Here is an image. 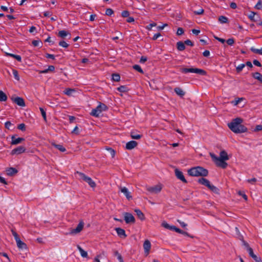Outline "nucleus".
<instances>
[{"label":"nucleus","mask_w":262,"mask_h":262,"mask_svg":"<svg viewBox=\"0 0 262 262\" xmlns=\"http://www.w3.org/2000/svg\"><path fill=\"white\" fill-rule=\"evenodd\" d=\"M209 155L217 167L223 169H225L227 167L228 164L226 161L228 160L229 158L225 150H222L220 153L219 157H217L212 152H210Z\"/></svg>","instance_id":"f257e3e1"},{"label":"nucleus","mask_w":262,"mask_h":262,"mask_svg":"<svg viewBox=\"0 0 262 262\" xmlns=\"http://www.w3.org/2000/svg\"><path fill=\"white\" fill-rule=\"evenodd\" d=\"M243 119L241 118L233 119L230 123L228 124V127L231 131L236 134L245 133L247 131V128L242 124Z\"/></svg>","instance_id":"f03ea898"},{"label":"nucleus","mask_w":262,"mask_h":262,"mask_svg":"<svg viewBox=\"0 0 262 262\" xmlns=\"http://www.w3.org/2000/svg\"><path fill=\"white\" fill-rule=\"evenodd\" d=\"M188 173L192 177H206L208 174V171L203 167L196 166L189 169Z\"/></svg>","instance_id":"7ed1b4c3"},{"label":"nucleus","mask_w":262,"mask_h":262,"mask_svg":"<svg viewBox=\"0 0 262 262\" xmlns=\"http://www.w3.org/2000/svg\"><path fill=\"white\" fill-rule=\"evenodd\" d=\"M107 109L108 107L105 104L100 102L99 104L96 108L92 110L90 114L92 116L98 117L103 111H105Z\"/></svg>","instance_id":"20e7f679"},{"label":"nucleus","mask_w":262,"mask_h":262,"mask_svg":"<svg viewBox=\"0 0 262 262\" xmlns=\"http://www.w3.org/2000/svg\"><path fill=\"white\" fill-rule=\"evenodd\" d=\"M75 173H77L79 176V179L85 182H86L91 187L95 188L96 186L95 182L89 177L86 176L84 173L76 171Z\"/></svg>","instance_id":"39448f33"},{"label":"nucleus","mask_w":262,"mask_h":262,"mask_svg":"<svg viewBox=\"0 0 262 262\" xmlns=\"http://www.w3.org/2000/svg\"><path fill=\"white\" fill-rule=\"evenodd\" d=\"M180 71L182 73H194L201 75H206L207 74L205 70L198 68H181Z\"/></svg>","instance_id":"423d86ee"},{"label":"nucleus","mask_w":262,"mask_h":262,"mask_svg":"<svg viewBox=\"0 0 262 262\" xmlns=\"http://www.w3.org/2000/svg\"><path fill=\"white\" fill-rule=\"evenodd\" d=\"M123 215L124 220L126 224H134L135 223V218L132 213L124 212Z\"/></svg>","instance_id":"0eeeda50"},{"label":"nucleus","mask_w":262,"mask_h":262,"mask_svg":"<svg viewBox=\"0 0 262 262\" xmlns=\"http://www.w3.org/2000/svg\"><path fill=\"white\" fill-rule=\"evenodd\" d=\"M84 223L82 221H80L77 227L73 229L70 232V234H76L80 232L83 228Z\"/></svg>","instance_id":"6e6552de"},{"label":"nucleus","mask_w":262,"mask_h":262,"mask_svg":"<svg viewBox=\"0 0 262 262\" xmlns=\"http://www.w3.org/2000/svg\"><path fill=\"white\" fill-rule=\"evenodd\" d=\"M11 100L14 103L17 104L18 105H19L20 106L24 107L25 106V102L24 99L21 97H12L11 98Z\"/></svg>","instance_id":"1a4fd4ad"},{"label":"nucleus","mask_w":262,"mask_h":262,"mask_svg":"<svg viewBox=\"0 0 262 262\" xmlns=\"http://www.w3.org/2000/svg\"><path fill=\"white\" fill-rule=\"evenodd\" d=\"M162 187L161 184H158L153 187L147 188V191L151 193H158L162 190Z\"/></svg>","instance_id":"9d476101"},{"label":"nucleus","mask_w":262,"mask_h":262,"mask_svg":"<svg viewBox=\"0 0 262 262\" xmlns=\"http://www.w3.org/2000/svg\"><path fill=\"white\" fill-rule=\"evenodd\" d=\"M175 175L177 178L182 181L183 183H186L187 182V180L185 179L183 172L179 170L178 169L176 168L174 170Z\"/></svg>","instance_id":"9b49d317"},{"label":"nucleus","mask_w":262,"mask_h":262,"mask_svg":"<svg viewBox=\"0 0 262 262\" xmlns=\"http://www.w3.org/2000/svg\"><path fill=\"white\" fill-rule=\"evenodd\" d=\"M143 248L146 255H148L151 248V243L149 240L146 239L144 241L143 243Z\"/></svg>","instance_id":"f8f14e48"},{"label":"nucleus","mask_w":262,"mask_h":262,"mask_svg":"<svg viewBox=\"0 0 262 262\" xmlns=\"http://www.w3.org/2000/svg\"><path fill=\"white\" fill-rule=\"evenodd\" d=\"M26 151V148L24 146H20L11 151V155H19L24 152Z\"/></svg>","instance_id":"ddd939ff"},{"label":"nucleus","mask_w":262,"mask_h":262,"mask_svg":"<svg viewBox=\"0 0 262 262\" xmlns=\"http://www.w3.org/2000/svg\"><path fill=\"white\" fill-rule=\"evenodd\" d=\"M16 135L12 136L11 142V145H17L25 140V139L23 138L18 137L16 138Z\"/></svg>","instance_id":"4468645a"},{"label":"nucleus","mask_w":262,"mask_h":262,"mask_svg":"<svg viewBox=\"0 0 262 262\" xmlns=\"http://www.w3.org/2000/svg\"><path fill=\"white\" fill-rule=\"evenodd\" d=\"M120 190L122 193H123L126 196L128 200H130L132 199V196L130 195V192L128 191V189L125 187H120Z\"/></svg>","instance_id":"2eb2a0df"},{"label":"nucleus","mask_w":262,"mask_h":262,"mask_svg":"<svg viewBox=\"0 0 262 262\" xmlns=\"http://www.w3.org/2000/svg\"><path fill=\"white\" fill-rule=\"evenodd\" d=\"M138 145V143L134 140L128 142L126 144L125 148L128 150H132L136 147Z\"/></svg>","instance_id":"dca6fc26"},{"label":"nucleus","mask_w":262,"mask_h":262,"mask_svg":"<svg viewBox=\"0 0 262 262\" xmlns=\"http://www.w3.org/2000/svg\"><path fill=\"white\" fill-rule=\"evenodd\" d=\"M115 230L120 237L125 238L127 236L125 231L123 229L118 227L115 228Z\"/></svg>","instance_id":"f3484780"},{"label":"nucleus","mask_w":262,"mask_h":262,"mask_svg":"<svg viewBox=\"0 0 262 262\" xmlns=\"http://www.w3.org/2000/svg\"><path fill=\"white\" fill-rule=\"evenodd\" d=\"M198 183L203 185H204L206 187H207L208 188L209 187V186H210V181L205 179V178H201L200 179H199L198 181Z\"/></svg>","instance_id":"a211bd4d"},{"label":"nucleus","mask_w":262,"mask_h":262,"mask_svg":"<svg viewBox=\"0 0 262 262\" xmlns=\"http://www.w3.org/2000/svg\"><path fill=\"white\" fill-rule=\"evenodd\" d=\"M17 244V246L18 248L21 249H26L27 248V245L23 242H22L20 238L17 239L15 241Z\"/></svg>","instance_id":"6ab92c4d"},{"label":"nucleus","mask_w":262,"mask_h":262,"mask_svg":"<svg viewBox=\"0 0 262 262\" xmlns=\"http://www.w3.org/2000/svg\"><path fill=\"white\" fill-rule=\"evenodd\" d=\"M174 92L181 97H183L185 94V92L180 88L176 87L174 89Z\"/></svg>","instance_id":"aec40b11"},{"label":"nucleus","mask_w":262,"mask_h":262,"mask_svg":"<svg viewBox=\"0 0 262 262\" xmlns=\"http://www.w3.org/2000/svg\"><path fill=\"white\" fill-rule=\"evenodd\" d=\"M177 48L180 51H184L186 48L184 42H183L182 41H179L177 42Z\"/></svg>","instance_id":"412c9836"},{"label":"nucleus","mask_w":262,"mask_h":262,"mask_svg":"<svg viewBox=\"0 0 262 262\" xmlns=\"http://www.w3.org/2000/svg\"><path fill=\"white\" fill-rule=\"evenodd\" d=\"M68 35H69L70 38L71 37L70 33L65 30L59 31L58 34V36L62 38H64Z\"/></svg>","instance_id":"4be33fe9"},{"label":"nucleus","mask_w":262,"mask_h":262,"mask_svg":"<svg viewBox=\"0 0 262 262\" xmlns=\"http://www.w3.org/2000/svg\"><path fill=\"white\" fill-rule=\"evenodd\" d=\"M135 212L136 213V214L138 217L141 221H144L145 219L144 214L142 213V212L140 209H135Z\"/></svg>","instance_id":"5701e85b"},{"label":"nucleus","mask_w":262,"mask_h":262,"mask_svg":"<svg viewBox=\"0 0 262 262\" xmlns=\"http://www.w3.org/2000/svg\"><path fill=\"white\" fill-rule=\"evenodd\" d=\"M6 171L7 174L10 176H13V174L16 173L18 172L17 170L15 168L13 167H10L8 168L6 170Z\"/></svg>","instance_id":"b1692460"},{"label":"nucleus","mask_w":262,"mask_h":262,"mask_svg":"<svg viewBox=\"0 0 262 262\" xmlns=\"http://www.w3.org/2000/svg\"><path fill=\"white\" fill-rule=\"evenodd\" d=\"M52 145L61 152H64L66 151V149L61 144H57L55 143H52Z\"/></svg>","instance_id":"393cba45"},{"label":"nucleus","mask_w":262,"mask_h":262,"mask_svg":"<svg viewBox=\"0 0 262 262\" xmlns=\"http://www.w3.org/2000/svg\"><path fill=\"white\" fill-rule=\"evenodd\" d=\"M253 77L262 83V74L259 72H255L252 74Z\"/></svg>","instance_id":"a878e982"},{"label":"nucleus","mask_w":262,"mask_h":262,"mask_svg":"<svg viewBox=\"0 0 262 262\" xmlns=\"http://www.w3.org/2000/svg\"><path fill=\"white\" fill-rule=\"evenodd\" d=\"M77 249L79 250L80 254L82 257H87L88 255L86 251H85L80 246L77 245Z\"/></svg>","instance_id":"bb28decb"},{"label":"nucleus","mask_w":262,"mask_h":262,"mask_svg":"<svg viewBox=\"0 0 262 262\" xmlns=\"http://www.w3.org/2000/svg\"><path fill=\"white\" fill-rule=\"evenodd\" d=\"M130 137L133 139L138 140L141 138L142 135L136 134L135 132H131Z\"/></svg>","instance_id":"cd10ccee"},{"label":"nucleus","mask_w":262,"mask_h":262,"mask_svg":"<svg viewBox=\"0 0 262 262\" xmlns=\"http://www.w3.org/2000/svg\"><path fill=\"white\" fill-rule=\"evenodd\" d=\"M218 20L221 24H225L228 23V18L225 16L222 15L219 16Z\"/></svg>","instance_id":"c85d7f7f"},{"label":"nucleus","mask_w":262,"mask_h":262,"mask_svg":"<svg viewBox=\"0 0 262 262\" xmlns=\"http://www.w3.org/2000/svg\"><path fill=\"white\" fill-rule=\"evenodd\" d=\"M7 99V96L6 94L2 91H0V101H6Z\"/></svg>","instance_id":"c756f323"},{"label":"nucleus","mask_w":262,"mask_h":262,"mask_svg":"<svg viewBox=\"0 0 262 262\" xmlns=\"http://www.w3.org/2000/svg\"><path fill=\"white\" fill-rule=\"evenodd\" d=\"M256 14V13L251 12V13L249 15V18L252 21H256L257 20V18H258V16H257V17L256 18L255 17Z\"/></svg>","instance_id":"7c9ffc66"},{"label":"nucleus","mask_w":262,"mask_h":262,"mask_svg":"<svg viewBox=\"0 0 262 262\" xmlns=\"http://www.w3.org/2000/svg\"><path fill=\"white\" fill-rule=\"evenodd\" d=\"M74 92H75V90L74 89L68 88V89H66L63 91V93L64 94H66L68 96H71L72 93Z\"/></svg>","instance_id":"2f4dec72"},{"label":"nucleus","mask_w":262,"mask_h":262,"mask_svg":"<svg viewBox=\"0 0 262 262\" xmlns=\"http://www.w3.org/2000/svg\"><path fill=\"white\" fill-rule=\"evenodd\" d=\"M114 255L117 257L119 262H124L123 257L117 251H114Z\"/></svg>","instance_id":"473e14b6"},{"label":"nucleus","mask_w":262,"mask_h":262,"mask_svg":"<svg viewBox=\"0 0 262 262\" xmlns=\"http://www.w3.org/2000/svg\"><path fill=\"white\" fill-rule=\"evenodd\" d=\"M208 188L211 190L212 192L218 194L219 193V189L215 187V186L211 185L210 184V186H209Z\"/></svg>","instance_id":"72a5a7b5"},{"label":"nucleus","mask_w":262,"mask_h":262,"mask_svg":"<svg viewBox=\"0 0 262 262\" xmlns=\"http://www.w3.org/2000/svg\"><path fill=\"white\" fill-rule=\"evenodd\" d=\"M112 79L114 81H119L120 80V76L119 74L114 73L112 74Z\"/></svg>","instance_id":"f704fd0d"},{"label":"nucleus","mask_w":262,"mask_h":262,"mask_svg":"<svg viewBox=\"0 0 262 262\" xmlns=\"http://www.w3.org/2000/svg\"><path fill=\"white\" fill-rule=\"evenodd\" d=\"M117 90L120 92H126L128 91V88L125 85H121L117 88Z\"/></svg>","instance_id":"c9c22d12"},{"label":"nucleus","mask_w":262,"mask_h":262,"mask_svg":"<svg viewBox=\"0 0 262 262\" xmlns=\"http://www.w3.org/2000/svg\"><path fill=\"white\" fill-rule=\"evenodd\" d=\"M133 68L134 70L137 71L139 73H140L141 74L144 73L143 70L141 69V67L139 65L135 64L133 66Z\"/></svg>","instance_id":"e433bc0d"},{"label":"nucleus","mask_w":262,"mask_h":262,"mask_svg":"<svg viewBox=\"0 0 262 262\" xmlns=\"http://www.w3.org/2000/svg\"><path fill=\"white\" fill-rule=\"evenodd\" d=\"M12 73H13V76L14 77V78L16 80L19 81L20 78H19V75H18V71L16 70H15V69H13L12 70Z\"/></svg>","instance_id":"4c0bfd02"},{"label":"nucleus","mask_w":262,"mask_h":262,"mask_svg":"<svg viewBox=\"0 0 262 262\" xmlns=\"http://www.w3.org/2000/svg\"><path fill=\"white\" fill-rule=\"evenodd\" d=\"M250 50L252 52H253L254 53L262 55V48L260 49H257L254 48H251Z\"/></svg>","instance_id":"58836bf2"},{"label":"nucleus","mask_w":262,"mask_h":262,"mask_svg":"<svg viewBox=\"0 0 262 262\" xmlns=\"http://www.w3.org/2000/svg\"><path fill=\"white\" fill-rule=\"evenodd\" d=\"M246 64H241L239 65H238L237 67H236V71L237 72V73H240L242 70L243 69V68L245 67Z\"/></svg>","instance_id":"ea45409f"},{"label":"nucleus","mask_w":262,"mask_h":262,"mask_svg":"<svg viewBox=\"0 0 262 262\" xmlns=\"http://www.w3.org/2000/svg\"><path fill=\"white\" fill-rule=\"evenodd\" d=\"M106 149L110 152V155H111L112 158H114L116 154V151L111 147H107Z\"/></svg>","instance_id":"a19ab883"},{"label":"nucleus","mask_w":262,"mask_h":262,"mask_svg":"<svg viewBox=\"0 0 262 262\" xmlns=\"http://www.w3.org/2000/svg\"><path fill=\"white\" fill-rule=\"evenodd\" d=\"M13 126V124L11 123L10 121H7L5 123V127L9 130L12 129L11 127Z\"/></svg>","instance_id":"79ce46f5"},{"label":"nucleus","mask_w":262,"mask_h":262,"mask_svg":"<svg viewBox=\"0 0 262 262\" xmlns=\"http://www.w3.org/2000/svg\"><path fill=\"white\" fill-rule=\"evenodd\" d=\"M39 110L40 111V112H41V115L42 116V117L43 118V119L45 121H47V117H46V112L45 111V110H43V108L42 107H40L39 108Z\"/></svg>","instance_id":"37998d69"},{"label":"nucleus","mask_w":262,"mask_h":262,"mask_svg":"<svg viewBox=\"0 0 262 262\" xmlns=\"http://www.w3.org/2000/svg\"><path fill=\"white\" fill-rule=\"evenodd\" d=\"M59 45L60 46L62 47L66 48H68L69 47V44L67 43L64 40H62V41H59Z\"/></svg>","instance_id":"c03bdc74"},{"label":"nucleus","mask_w":262,"mask_h":262,"mask_svg":"<svg viewBox=\"0 0 262 262\" xmlns=\"http://www.w3.org/2000/svg\"><path fill=\"white\" fill-rule=\"evenodd\" d=\"M255 8L258 10L262 9V2L260 0H259L257 2V3L256 4V5L255 6Z\"/></svg>","instance_id":"a18cd8bd"},{"label":"nucleus","mask_w":262,"mask_h":262,"mask_svg":"<svg viewBox=\"0 0 262 262\" xmlns=\"http://www.w3.org/2000/svg\"><path fill=\"white\" fill-rule=\"evenodd\" d=\"M114 13V11L111 8H107L105 11V14L108 16H111Z\"/></svg>","instance_id":"49530a36"},{"label":"nucleus","mask_w":262,"mask_h":262,"mask_svg":"<svg viewBox=\"0 0 262 262\" xmlns=\"http://www.w3.org/2000/svg\"><path fill=\"white\" fill-rule=\"evenodd\" d=\"M17 128L21 130V131H25L26 130V125L24 123L19 124L17 126Z\"/></svg>","instance_id":"de8ad7c7"},{"label":"nucleus","mask_w":262,"mask_h":262,"mask_svg":"<svg viewBox=\"0 0 262 262\" xmlns=\"http://www.w3.org/2000/svg\"><path fill=\"white\" fill-rule=\"evenodd\" d=\"M129 15V11H128L127 10H124L121 13V16L123 17H128Z\"/></svg>","instance_id":"09e8293b"},{"label":"nucleus","mask_w":262,"mask_h":262,"mask_svg":"<svg viewBox=\"0 0 262 262\" xmlns=\"http://www.w3.org/2000/svg\"><path fill=\"white\" fill-rule=\"evenodd\" d=\"M227 43L229 46H232L234 43V39L233 38H229L226 40Z\"/></svg>","instance_id":"8fccbe9b"},{"label":"nucleus","mask_w":262,"mask_h":262,"mask_svg":"<svg viewBox=\"0 0 262 262\" xmlns=\"http://www.w3.org/2000/svg\"><path fill=\"white\" fill-rule=\"evenodd\" d=\"M157 24L156 23H151V24H149L148 25H147L146 27V29H147L148 30H151V29H152V27H155L156 26Z\"/></svg>","instance_id":"3c124183"},{"label":"nucleus","mask_w":262,"mask_h":262,"mask_svg":"<svg viewBox=\"0 0 262 262\" xmlns=\"http://www.w3.org/2000/svg\"><path fill=\"white\" fill-rule=\"evenodd\" d=\"M176 232L188 236V233L187 232L184 231L178 228L177 229Z\"/></svg>","instance_id":"603ef678"},{"label":"nucleus","mask_w":262,"mask_h":262,"mask_svg":"<svg viewBox=\"0 0 262 262\" xmlns=\"http://www.w3.org/2000/svg\"><path fill=\"white\" fill-rule=\"evenodd\" d=\"M204 13V10L203 9H200L197 11H194L193 13L195 15L202 14Z\"/></svg>","instance_id":"864d4df0"},{"label":"nucleus","mask_w":262,"mask_h":262,"mask_svg":"<svg viewBox=\"0 0 262 262\" xmlns=\"http://www.w3.org/2000/svg\"><path fill=\"white\" fill-rule=\"evenodd\" d=\"M184 30L182 28H178L177 32L178 35H181L184 33Z\"/></svg>","instance_id":"5fc2aeb1"},{"label":"nucleus","mask_w":262,"mask_h":262,"mask_svg":"<svg viewBox=\"0 0 262 262\" xmlns=\"http://www.w3.org/2000/svg\"><path fill=\"white\" fill-rule=\"evenodd\" d=\"M184 43H185V45H187V46H191V47L193 46V45H194L193 42L191 41L189 39L186 40L184 41Z\"/></svg>","instance_id":"6e6d98bb"},{"label":"nucleus","mask_w":262,"mask_h":262,"mask_svg":"<svg viewBox=\"0 0 262 262\" xmlns=\"http://www.w3.org/2000/svg\"><path fill=\"white\" fill-rule=\"evenodd\" d=\"M40 42V40H34L32 41V43L34 47H37L39 46Z\"/></svg>","instance_id":"4d7b16f0"},{"label":"nucleus","mask_w":262,"mask_h":262,"mask_svg":"<svg viewBox=\"0 0 262 262\" xmlns=\"http://www.w3.org/2000/svg\"><path fill=\"white\" fill-rule=\"evenodd\" d=\"M247 250L250 256L252 257L254 256V255H255V254L253 252V249L251 247L248 248V249H247Z\"/></svg>","instance_id":"13d9d810"},{"label":"nucleus","mask_w":262,"mask_h":262,"mask_svg":"<svg viewBox=\"0 0 262 262\" xmlns=\"http://www.w3.org/2000/svg\"><path fill=\"white\" fill-rule=\"evenodd\" d=\"M251 257L255 260V262H259L261 259L260 257L257 256L255 254L254 255V256H252Z\"/></svg>","instance_id":"bf43d9fd"},{"label":"nucleus","mask_w":262,"mask_h":262,"mask_svg":"<svg viewBox=\"0 0 262 262\" xmlns=\"http://www.w3.org/2000/svg\"><path fill=\"white\" fill-rule=\"evenodd\" d=\"M253 63L256 66H257V67H261V64L257 60L254 59L253 60Z\"/></svg>","instance_id":"052dcab7"},{"label":"nucleus","mask_w":262,"mask_h":262,"mask_svg":"<svg viewBox=\"0 0 262 262\" xmlns=\"http://www.w3.org/2000/svg\"><path fill=\"white\" fill-rule=\"evenodd\" d=\"M260 130H262V125H257L256 126L255 128H254L255 132H258Z\"/></svg>","instance_id":"680f3d73"},{"label":"nucleus","mask_w":262,"mask_h":262,"mask_svg":"<svg viewBox=\"0 0 262 262\" xmlns=\"http://www.w3.org/2000/svg\"><path fill=\"white\" fill-rule=\"evenodd\" d=\"M72 133L76 135L79 134L78 127L77 126L75 127L74 129L72 131Z\"/></svg>","instance_id":"e2e57ef3"},{"label":"nucleus","mask_w":262,"mask_h":262,"mask_svg":"<svg viewBox=\"0 0 262 262\" xmlns=\"http://www.w3.org/2000/svg\"><path fill=\"white\" fill-rule=\"evenodd\" d=\"M147 60V58L146 57L142 56H141V58L140 59V62L142 63H143L145 61H146Z\"/></svg>","instance_id":"0e129e2a"},{"label":"nucleus","mask_w":262,"mask_h":262,"mask_svg":"<svg viewBox=\"0 0 262 262\" xmlns=\"http://www.w3.org/2000/svg\"><path fill=\"white\" fill-rule=\"evenodd\" d=\"M46 57L47 58H50V59H55V56L53 54H49V53H47L46 54Z\"/></svg>","instance_id":"69168bd1"},{"label":"nucleus","mask_w":262,"mask_h":262,"mask_svg":"<svg viewBox=\"0 0 262 262\" xmlns=\"http://www.w3.org/2000/svg\"><path fill=\"white\" fill-rule=\"evenodd\" d=\"M162 226L166 228V229H169V227H170V225L167 223L166 222H163L162 223Z\"/></svg>","instance_id":"338daca9"},{"label":"nucleus","mask_w":262,"mask_h":262,"mask_svg":"<svg viewBox=\"0 0 262 262\" xmlns=\"http://www.w3.org/2000/svg\"><path fill=\"white\" fill-rule=\"evenodd\" d=\"M12 235L14 237L15 241H16L17 239L19 238L18 235L17 234V233L16 232L14 231L13 230H12Z\"/></svg>","instance_id":"774afa93"}]
</instances>
